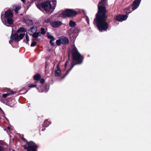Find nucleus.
<instances>
[{"label": "nucleus", "instance_id": "nucleus-1", "mask_svg": "<svg viewBox=\"0 0 151 151\" xmlns=\"http://www.w3.org/2000/svg\"><path fill=\"white\" fill-rule=\"evenodd\" d=\"M107 0H101L98 5V12L96 15V18L94 19V22L96 24L99 30L102 31L106 30L108 27V23L104 19L106 18V10L105 7Z\"/></svg>", "mask_w": 151, "mask_h": 151}, {"label": "nucleus", "instance_id": "nucleus-2", "mask_svg": "<svg viewBox=\"0 0 151 151\" xmlns=\"http://www.w3.org/2000/svg\"><path fill=\"white\" fill-rule=\"evenodd\" d=\"M72 54L73 60L76 61L77 63L75 64H73V63H72V67L66 72V73L67 75L68 74L69 72L72 70L75 65L81 63L82 62L83 60V56L80 54L77 48L75 46L73 47Z\"/></svg>", "mask_w": 151, "mask_h": 151}, {"label": "nucleus", "instance_id": "nucleus-3", "mask_svg": "<svg viewBox=\"0 0 151 151\" xmlns=\"http://www.w3.org/2000/svg\"><path fill=\"white\" fill-rule=\"evenodd\" d=\"M36 5L39 9L41 10L44 9L46 12H49L51 7L50 2H46L42 3V1L41 0L37 1L36 3Z\"/></svg>", "mask_w": 151, "mask_h": 151}, {"label": "nucleus", "instance_id": "nucleus-4", "mask_svg": "<svg viewBox=\"0 0 151 151\" xmlns=\"http://www.w3.org/2000/svg\"><path fill=\"white\" fill-rule=\"evenodd\" d=\"M2 17L1 16V17ZM5 17L7 20V22H4L3 19L1 17V19L3 23L7 26H9L7 25V24H12L13 22L12 18L13 17V14L10 10H8L5 12Z\"/></svg>", "mask_w": 151, "mask_h": 151}, {"label": "nucleus", "instance_id": "nucleus-5", "mask_svg": "<svg viewBox=\"0 0 151 151\" xmlns=\"http://www.w3.org/2000/svg\"><path fill=\"white\" fill-rule=\"evenodd\" d=\"M77 14V12L74 10L67 9L63 11L62 14L64 17H69L74 16Z\"/></svg>", "mask_w": 151, "mask_h": 151}, {"label": "nucleus", "instance_id": "nucleus-6", "mask_svg": "<svg viewBox=\"0 0 151 151\" xmlns=\"http://www.w3.org/2000/svg\"><path fill=\"white\" fill-rule=\"evenodd\" d=\"M23 147L24 149H26L27 151H36L37 148V145L32 141L29 142L27 147L24 145Z\"/></svg>", "mask_w": 151, "mask_h": 151}, {"label": "nucleus", "instance_id": "nucleus-7", "mask_svg": "<svg viewBox=\"0 0 151 151\" xmlns=\"http://www.w3.org/2000/svg\"><path fill=\"white\" fill-rule=\"evenodd\" d=\"M13 40H14L16 42H18L20 40L19 36L17 34H14L12 35V33L10 37V40L9 41V43L11 44L12 41Z\"/></svg>", "mask_w": 151, "mask_h": 151}, {"label": "nucleus", "instance_id": "nucleus-8", "mask_svg": "<svg viewBox=\"0 0 151 151\" xmlns=\"http://www.w3.org/2000/svg\"><path fill=\"white\" fill-rule=\"evenodd\" d=\"M140 2V0H135L134 1L131 6L132 11L134 10L138 7Z\"/></svg>", "mask_w": 151, "mask_h": 151}, {"label": "nucleus", "instance_id": "nucleus-9", "mask_svg": "<svg viewBox=\"0 0 151 151\" xmlns=\"http://www.w3.org/2000/svg\"><path fill=\"white\" fill-rule=\"evenodd\" d=\"M127 17V14L119 15L116 17V19L118 21H122L126 20Z\"/></svg>", "mask_w": 151, "mask_h": 151}, {"label": "nucleus", "instance_id": "nucleus-10", "mask_svg": "<svg viewBox=\"0 0 151 151\" xmlns=\"http://www.w3.org/2000/svg\"><path fill=\"white\" fill-rule=\"evenodd\" d=\"M62 24L61 21H54L51 23V26L54 28H56L60 26Z\"/></svg>", "mask_w": 151, "mask_h": 151}, {"label": "nucleus", "instance_id": "nucleus-11", "mask_svg": "<svg viewBox=\"0 0 151 151\" xmlns=\"http://www.w3.org/2000/svg\"><path fill=\"white\" fill-rule=\"evenodd\" d=\"M61 72V70L60 68L59 64L57 65L55 68V75L56 76H59Z\"/></svg>", "mask_w": 151, "mask_h": 151}, {"label": "nucleus", "instance_id": "nucleus-12", "mask_svg": "<svg viewBox=\"0 0 151 151\" xmlns=\"http://www.w3.org/2000/svg\"><path fill=\"white\" fill-rule=\"evenodd\" d=\"M37 31V28L35 27H32L29 29V34L32 35V34L36 32Z\"/></svg>", "mask_w": 151, "mask_h": 151}, {"label": "nucleus", "instance_id": "nucleus-13", "mask_svg": "<svg viewBox=\"0 0 151 151\" xmlns=\"http://www.w3.org/2000/svg\"><path fill=\"white\" fill-rule=\"evenodd\" d=\"M62 44H67L68 43V40L66 37H60Z\"/></svg>", "mask_w": 151, "mask_h": 151}, {"label": "nucleus", "instance_id": "nucleus-14", "mask_svg": "<svg viewBox=\"0 0 151 151\" xmlns=\"http://www.w3.org/2000/svg\"><path fill=\"white\" fill-rule=\"evenodd\" d=\"M13 7L15 12L17 14L18 13V11L21 8V6L19 5L14 6Z\"/></svg>", "mask_w": 151, "mask_h": 151}, {"label": "nucleus", "instance_id": "nucleus-15", "mask_svg": "<svg viewBox=\"0 0 151 151\" xmlns=\"http://www.w3.org/2000/svg\"><path fill=\"white\" fill-rule=\"evenodd\" d=\"M26 29L23 27H20L17 31V33H18L19 32H25Z\"/></svg>", "mask_w": 151, "mask_h": 151}, {"label": "nucleus", "instance_id": "nucleus-16", "mask_svg": "<svg viewBox=\"0 0 151 151\" xmlns=\"http://www.w3.org/2000/svg\"><path fill=\"white\" fill-rule=\"evenodd\" d=\"M32 37L35 38H37L38 37V36H41L40 32H35L32 34Z\"/></svg>", "mask_w": 151, "mask_h": 151}, {"label": "nucleus", "instance_id": "nucleus-17", "mask_svg": "<svg viewBox=\"0 0 151 151\" xmlns=\"http://www.w3.org/2000/svg\"><path fill=\"white\" fill-rule=\"evenodd\" d=\"M41 78V76L40 74H36L34 77V79L36 81L39 80Z\"/></svg>", "mask_w": 151, "mask_h": 151}, {"label": "nucleus", "instance_id": "nucleus-18", "mask_svg": "<svg viewBox=\"0 0 151 151\" xmlns=\"http://www.w3.org/2000/svg\"><path fill=\"white\" fill-rule=\"evenodd\" d=\"M132 11V9H131L129 7L125 9L124 10V12L127 14H129Z\"/></svg>", "mask_w": 151, "mask_h": 151}, {"label": "nucleus", "instance_id": "nucleus-19", "mask_svg": "<svg viewBox=\"0 0 151 151\" xmlns=\"http://www.w3.org/2000/svg\"><path fill=\"white\" fill-rule=\"evenodd\" d=\"M51 122L50 121H48V120H45V122L44 123V126L45 127H47L50 124H51Z\"/></svg>", "mask_w": 151, "mask_h": 151}, {"label": "nucleus", "instance_id": "nucleus-20", "mask_svg": "<svg viewBox=\"0 0 151 151\" xmlns=\"http://www.w3.org/2000/svg\"><path fill=\"white\" fill-rule=\"evenodd\" d=\"M13 94L14 92L12 91H11L10 93H6L3 94L2 96L4 98H6L8 96H9L10 94Z\"/></svg>", "mask_w": 151, "mask_h": 151}, {"label": "nucleus", "instance_id": "nucleus-21", "mask_svg": "<svg viewBox=\"0 0 151 151\" xmlns=\"http://www.w3.org/2000/svg\"><path fill=\"white\" fill-rule=\"evenodd\" d=\"M26 23L29 25H31L33 24V21L32 20H27L26 21Z\"/></svg>", "mask_w": 151, "mask_h": 151}, {"label": "nucleus", "instance_id": "nucleus-22", "mask_svg": "<svg viewBox=\"0 0 151 151\" xmlns=\"http://www.w3.org/2000/svg\"><path fill=\"white\" fill-rule=\"evenodd\" d=\"M76 25V23L75 22L73 21H70L69 22V25L71 27H74Z\"/></svg>", "mask_w": 151, "mask_h": 151}, {"label": "nucleus", "instance_id": "nucleus-23", "mask_svg": "<svg viewBox=\"0 0 151 151\" xmlns=\"http://www.w3.org/2000/svg\"><path fill=\"white\" fill-rule=\"evenodd\" d=\"M41 32H40V35H44L46 33V32L45 30V29L43 28H42L41 29Z\"/></svg>", "mask_w": 151, "mask_h": 151}, {"label": "nucleus", "instance_id": "nucleus-24", "mask_svg": "<svg viewBox=\"0 0 151 151\" xmlns=\"http://www.w3.org/2000/svg\"><path fill=\"white\" fill-rule=\"evenodd\" d=\"M56 43L57 45L58 46L60 45L61 44H62L60 38L59 40H56Z\"/></svg>", "mask_w": 151, "mask_h": 151}, {"label": "nucleus", "instance_id": "nucleus-25", "mask_svg": "<svg viewBox=\"0 0 151 151\" xmlns=\"http://www.w3.org/2000/svg\"><path fill=\"white\" fill-rule=\"evenodd\" d=\"M25 33H20L19 34V39H20V40H22L23 39V37L25 35Z\"/></svg>", "mask_w": 151, "mask_h": 151}, {"label": "nucleus", "instance_id": "nucleus-26", "mask_svg": "<svg viewBox=\"0 0 151 151\" xmlns=\"http://www.w3.org/2000/svg\"><path fill=\"white\" fill-rule=\"evenodd\" d=\"M47 37L49 39H50V40L54 41V37L51 35H48Z\"/></svg>", "mask_w": 151, "mask_h": 151}, {"label": "nucleus", "instance_id": "nucleus-27", "mask_svg": "<svg viewBox=\"0 0 151 151\" xmlns=\"http://www.w3.org/2000/svg\"><path fill=\"white\" fill-rule=\"evenodd\" d=\"M25 37L26 40V43L27 44L28 43V42L29 41V37L27 34L26 35Z\"/></svg>", "mask_w": 151, "mask_h": 151}, {"label": "nucleus", "instance_id": "nucleus-28", "mask_svg": "<svg viewBox=\"0 0 151 151\" xmlns=\"http://www.w3.org/2000/svg\"><path fill=\"white\" fill-rule=\"evenodd\" d=\"M37 45V43L35 41H33L31 45V47H34L36 45Z\"/></svg>", "mask_w": 151, "mask_h": 151}, {"label": "nucleus", "instance_id": "nucleus-29", "mask_svg": "<svg viewBox=\"0 0 151 151\" xmlns=\"http://www.w3.org/2000/svg\"><path fill=\"white\" fill-rule=\"evenodd\" d=\"M37 86L36 85H32L29 84L28 85V87L30 88H33L36 87Z\"/></svg>", "mask_w": 151, "mask_h": 151}, {"label": "nucleus", "instance_id": "nucleus-30", "mask_svg": "<svg viewBox=\"0 0 151 151\" xmlns=\"http://www.w3.org/2000/svg\"><path fill=\"white\" fill-rule=\"evenodd\" d=\"M68 63H69V60H68L65 63V69H66L67 65L68 64Z\"/></svg>", "mask_w": 151, "mask_h": 151}, {"label": "nucleus", "instance_id": "nucleus-31", "mask_svg": "<svg viewBox=\"0 0 151 151\" xmlns=\"http://www.w3.org/2000/svg\"><path fill=\"white\" fill-rule=\"evenodd\" d=\"M40 82L41 83H43L45 82V80L43 78L41 79L40 81Z\"/></svg>", "mask_w": 151, "mask_h": 151}, {"label": "nucleus", "instance_id": "nucleus-32", "mask_svg": "<svg viewBox=\"0 0 151 151\" xmlns=\"http://www.w3.org/2000/svg\"><path fill=\"white\" fill-rule=\"evenodd\" d=\"M53 41H52V40H50V43L51 44V45L52 46H53L54 45V43L53 42Z\"/></svg>", "mask_w": 151, "mask_h": 151}, {"label": "nucleus", "instance_id": "nucleus-33", "mask_svg": "<svg viewBox=\"0 0 151 151\" xmlns=\"http://www.w3.org/2000/svg\"><path fill=\"white\" fill-rule=\"evenodd\" d=\"M0 151H4V148L3 147L0 146Z\"/></svg>", "mask_w": 151, "mask_h": 151}, {"label": "nucleus", "instance_id": "nucleus-34", "mask_svg": "<svg viewBox=\"0 0 151 151\" xmlns=\"http://www.w3.org/2000/svg\"><path fill=\"white\" fill-rule=\"evenodd\" d=\"M52 1L54 2V4H55L56 3V0H52Z\"/></svg>", "mask_w": 151, "mask_h": 151}, {"label": "nucleus", "instance_id": "nucleus-35", "mask_svg": "<svg viewBox=\"0 0 151 151\" xmlns=\"http://www.w3.org/2000/svg\"><path fill=\"white\" fill-rule=\"evenodd\" d=\"M48 90H49V88H48L47 90L46 91V90H45L43 91H44L45 92H47V91Z\"/></svg>", "mask_w": 151, "mask_h": 151}, {"label": "nucleus", "instance_id": "nucleus-36", "mask_svg": "<svg viewBox=\"0 0 151 151\" xmlns=\"http://www.w3.org/2000/svg\"><path fill=\"white\" fill-rule=\"evenodd\" d=\"M21 1L23 3H25V0H21Z\"/></svg>", "mask_w": 151, "mask_h": 151}, {"label": "nucleus", "instance_id": "nucleus-37", "mask_svg": "<svg viewBox=\"0 0 151 151\" xmlns=\"http://www.w3.org/2000/svg\"><path fill=\"white\" fill-rule=\"evenodd\" d=\"M86 18H86V20H89V18H88V16H86Z\"/></svg>", "mask_w": 151, "mask_h": 151}, {"label": "nucleus", "instance_id": "nucleus-38", "mask_svg": "<svg viewBox=\"0 0 151 151\" xmlns=\"http://www.w3.org/2000/svg\"><path fill=\"white\" fill-rule=\"evenodd\" d=\"M7 128L9 130H10V128L9 127H8Z\"/></svg>", "mask_w": 151, "mask_h": 151}, {"label": "nucleus", "instance_id": "nucleus-39", "mask_svg": "<svg viewBox=\"0 0 151 151\" xmlns=\"http://www.w3.org/2000/svg\"><path fill=\"white\" fill-rule=\"evenodd\" d=\"M87 22L89 24V20H87Z\"/></svg>", "mask_w": 151, "mask_h": 151}, {"label": "nucleus", "instance_id": "nucleus-40", "mask_svg": "<svg viewBox=\"0 0 151 151\" xmlns=\"http://www.w3.org/2000/svg\"><path fill=\"white\" fill-rule=\"evenodd\" d=\"M48 50H49V51H51V49H48Z\"/></svg>", "mask_w": 151, "mask_h": 151}, {"label": "nucleus", "instance_id": "nucleus-41", "mask_svg": "<svg viewBox=\"0 0 151 151\" xmlns=\"http://www.w3.org/2000/svg\"><path fill=\"white\" fill-rule=\"evenodd\" d=\"M39 92H42V91H39Z\"/></svg>", "mask_w": 151, "mask_h": 151}, {"label": "nucleus", "instance_id": "nucleus-42", "mask_svg": "<svg viewBox=\"0 0 151 151\" xmlns=\"http://www.w3.org/2000/svg\"><path fill=\"white\" fill-rule=\"evenodd\" d=\"M69 57H70V56H69H69H68V58H69Z\"/></svg>", "mask_w": 151, "mask_h": 151}, {"label": "nucleus", "instance_id": "nucleus-43", "mask_svg": "<svg viewBox=\"0 0 151 151\" xmlns=\"http://www.w3.org/2000/svg\"><path fill=\"white\" fill-rule=\"evenodd\" d=\"M6 120H7V121H8V119H7V118H6Z\"/></svg>", "mask_w": 151, "mask_h": 151}, {"label": "nucleus", "instance_id": "nucleus-44", "mask_svg": "<svg viewBox=\"0 0 151 151\" xmlns=\"http://www.w3.org/2000/svg\"><path fill=\"white\" fill-rule=\"evenodd\" d=\"M1 119V118L0 117V119Z\"/></svg>", "mask_w": 151, "mask_h": 151}]
</instances>
